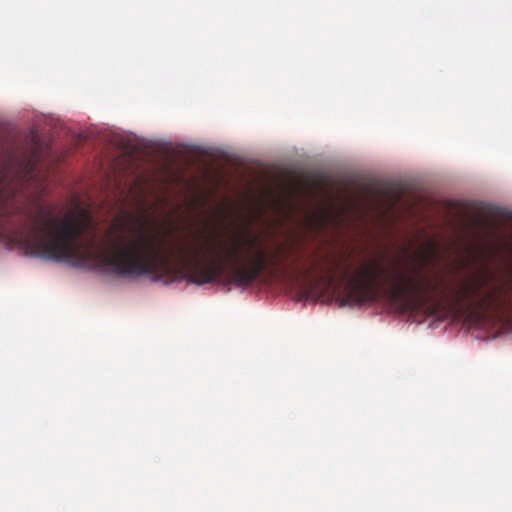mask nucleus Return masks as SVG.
Wrapping results in <instances>:
<instances>
[{
    "instance_id": "nucleus-1",
    "label": "nucleus",
    "mask_w": 512,
    "mask_h": 512,
    "mask_svg": "<svg viewBox=\"0 0 512 512\" xmlns=\"http://www.w3.org/2000/svg\"><path fill=\"white\" fill-rule=\"evenodd\" d=\"M96 240L97 227L89 211L77 206L60 218L48 209V260L122 278L156 276L177 262L188 283L203 285L218 281L227 264L231 281L246 286L265 271L275 274L300 265V257L293 255L295 241L268 248L251 231L238 232L225 245L207 236L174 244L167 231L142 223L130 230L128 238L113 240L106 249L97 247Z\"/></svg>"
},
{
    "instance_id": "nucleus-2",
    "label": "nucleus",
    "mask_w": 512,
    "mask_h": 512,
    "mask_svg": "<svg viewBox=\"0 0 512 512\" xmlns=\"http://www.w3.org/2000/svg\"><path fill=\"white\" fill-rule=\"evenodd\" d=\"M433 256V248L429 253L417 254L414 262L393 274H387L380 263L372 259L362 263L353 275L348 268L339 272V260L326 258L328 263L319 269L318 274L327 287L333 286L337 281L339 285L346 282V299L351 304L361 305L374 301L379 289L387 284L394 298H406L416 306H421L438 294H447V288L442 281L425 271Z\"/></svg>"
},
{
    "instance_id": "nucleus-3",
    "label": "nucleus",
    "mask_w": 512,
    "mask_h": 512,
    "mask_svg": "<svg viewBox=\"0 0 512 512\" xmlns=\"http://www.w3.org/2000/svg\"><path fill=\"white\" fill-rule=\"evenodd\" d=\"M485 283V280L475 279L459 289H454L452 296L455 302L460 304L469 301L485 311H501L506 306L504 289L500 286H492L487 291L482 292Z\"/></svg>"
},
{
    "instance_id": "nucleus-4",
    "label": "nucleus",
    "mask_w": 512,
    "mask_h": 512,
    "mask_svg": "<svg viewBox=\"0 0 512 512\" xmlns=\"http://www.w3.org/2000/svg\"><path fill=\"white\" fill-rule=\"evenodd\" d=\"M316 269V263H313L311 266L305 268L306 274H311Z\"/></svg>"
}]
</instances>
